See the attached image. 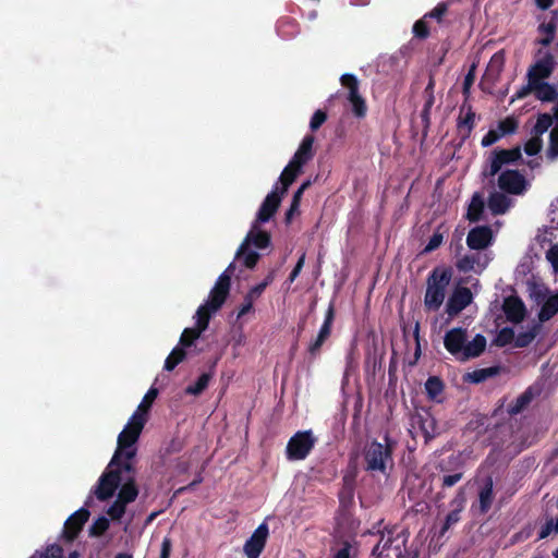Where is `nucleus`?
<instances>
[{
	"label": "nucleus",
	"mask_w": 558,
	"mask_h": 558,
	"mask_svg": "<svg viewBox=\"0 0 558 558\" xmlns=\"http://www.w3.org/2000/svg\"><path fill=\"white\" fill-rule=\"evenodd\" d=\"M136 454V447L133 446V453L128 454L120 451V442L117 450L108 464L105 473L100 476L97 486L94 489L95 496L99 500L110 498L116 489L121 485L118 499L129 504L137 497V489L134 485V475L131 460Z\"/></svg>",
	"instance_id": "obj_1"
},
{
	"label": "nucleus",
	"mask_w": 558,
	"mask_h": 558,
	"mask_svg": "<svg viewBox=\"0 0 558 558\" xmlns=\"http://www.w3.org/2000/svg\"><path fill=\"white\" fill-rule=\"evenodd\" d=\"M234 264L231 263L227 269L219 276L218 280L215 283V287L211 289L209 293V298L207 302L201 305L196 312V325L197 329H185L180 339V343L184 347H190L195 339H197L201 333L207 328L210 313L216 312L225 303L229 290H230V279L233 274Z\"/></svg>",
	"instance_id": "obj_2"
},
{
	"label": "nucleus",
	"mask_w": 558,
	"mask_h": 558,
	"mask_svg": "<svg viewBox=\"0 0 558 558\" xmlns=\"http://www.w3.org/2000/svg\"><path fill=\"white\" fill-rule=\"evenodd\" d=\"M444 345L457 361L465 362L480 356L486 349L487 340L481 333L469 339L466 329L456 327L446 332Z\"/></svg>",
	"instance_id": "obj_3"
},
{
	"label": "nucleus",
	"mask_w": 558,
	"mask_h": 558,
	"mask_svg": "<svg viewBox=\"0 0 558 558\" xmlns=\"http://www.w3.org/2000/svg\"><path fill=\"white\" fill-rule=\"evenodd\" d=\"M157 389L150 388L144 396L142 402L137 407L136 411L130 417L128 424L118 436V442H120V451H125L128 454L133 453V446H135L138 437L147 422L148 410L153 401L157 397Z\"/></svg>",
	"instance_id": "obj_4"
},
{
	"label": "nucleus",
	"mask_w": 558,
	"mask_h": 558,
	"mask_svg": "<svg viewBox=\"0 0 558 558\" xmlns=\"http://www.w3.org/2000/svg\"><path fill=\"white\" fill-rule=\"evenodd\" d=\"M280 199L279 187L276 185L271 193H269L263 202L257 213L256 220L253 222L252 228L243 243H246L247 245L253 243L257 248H265L269 244V234L259 230L258 225L262 222H267L271 218L280 204Z\"/></svg>",
	"instance_id": "obj_5"
},
{
	"label": "nucleus",
	"mask_w": 558,
	"mask_h": 558,
	"mask_svg": "<svg viewBox=\"0 0 558 558\" xmlns=\"http://www.w3.org/2000/svg\"><path fill=\"white\" fill-rule=\"evenodd\" d=\"M313 143L314 137L308 135L305 136L298 148L296 153L294 154L291 161L288 163V166L283 169L279 181L282 184L281 191L279 192V195H283L289 185L295 180L298 174L300 173L302 167L312 159L313 157Z\"/></svg>",
	"instance_id": "obj_6"
},
{
	"label": "nucleus",
	"mask_w": 558,
	"mask_h": 558,
	"mask_svg": "<svg viewBox=\"0 0 558 558\" xmlns=\"http://www.w3.org/2000/svg\"><path fill=\"white\" fill-rule=\"evenodd\" d=\"M451 274L448 270H434L427 280L424 306L427 311H437L446 298V290L450 282Z\"/></svg>",
	"instance_id": "obj_7"
},
{
	"label": "nucleus",
	"mask_w": 558,
	"mask_h": 558,
	"mask_svg": "<svg viewBox=\"0 0 558 558\" xmlns=\"http://www.w3.org/2000/svg\"><path fill=\"white\" fill-rule=\"evenodd\" d=\"M391 452L392 444L389 441L385 445L377 441L371 442L365 449L366 469L385 473L392 461Z\"/></svg>",
	"instance_id": "obj_8"
},
{
	"label": "nucleus",
	"mask_w": 558,
	"mask_h": 558,
	"mask_svg": "<svg viewBox=\"0 0 558 558\" xmlns=\"http://www.w3.org/2000/svg\"><path fill=\"white\" fill-rule=\"evenodd\" d=\"M316 442L311 430L298 432L293 435L287 445V457L289 460L305 459Z\"/></svg>",
	"instance_id": "obj_9"
},
{
	"label": "nucleus",
	"mask_w": 558,
	"mask_h": 558,
	"mask_svg": "<svg viewBox=\"0 0 558 558\" xmlns=\"http://www.w3.org/2000/svg\"><path fill=\"white\" fill-rule=\"evenodd\" d=\"M533 94L541 101H553L557 97V90L554 85L548 84L546 81L541 82H527L514 94V99H522L527 95Z\"/></svg>",
	"instance_id": "obj_10"
},
{
	"label": "nucleus",
	"mask_w": 558,
	"mask_h": 558,
	"mask_svg": "<svg viewBox=\"0 0 558 558\" xmlns=\"http://www.w3.org/2000/svg\"><path fill=\"white\" fill-rule=\"evenodd\" d=\"M554 56L547 50H539L535 63L529 69L526 73L527 82L546 81L555 69Z\"/></svg>",
	"instance_id": "obj_11"
},
{
	"label": "nucleus",
	"mask_w": 558,
	"mask_h": 558,
	"mask_svg": "<svg viewBox=\"0 0 558 558\" xmlns=\"http://www.w3.org/2000/svg\"><path fill=\"white\" fill-rule=\"evenodd\" d=\"M527 185L525 178L517 170L502 171L498 177L500 190L510 194L520 195L526 191Z\"/></svg>",
	"instance_id": "obj_12"
},
{
	"label": "nucleus",
	"mask_w": 558,
	"mask_h": 558,
	"mask_svg": "<svg viewBox=\"0 0 558 558\" xmlns=\"http://www.w3.org/2000/svg\"><path fill=\"white\" fill-rule=\"evenodd\" d=\"M341 84L348 89V100L350 101L355 116L364 117L366 113V105L359 94V81L356 77L351 74H343L341 76Z\"/></svg>",
	"instance_id": "obj_13"
},
{
	"label": "nucleus",
	"mask_w": 558,
	"mask_h": 558,
	"mask_svg": "<svg viewBox=\"0 0 558 558\" xmlns=\"http://www.w3.org/2000/svg\"><path fill=\"white\" fill-rule=\"evenodd\" d=\"M520 157H521L520 147L494 153L488 159V165L486 166V168L484 170V175L485 177H494L501 170V168L505 165L513 162V161L518 160Z\"/></svg>",
	"instance_id": "obj_14"
},
{
	"label": "nucleus",
	"mask_w": 558,
	"mask_h": 558,
	"mask_svg": "<svg viewBox=\"0 0 558 558\" xmlns=\"http://www.w3.org/2000/svg\"><path fill=\"white\" fill-rule=\"evenodd\" d=\"M268 526L262 523L245 542L243 550L247 558H258L268 537Z\"/></svg>",
	"instance_id": "obj_15"
},
{
	"label": "nucleus",
	"mask_w": 558,
	"mask_h": 558,
	"mask_svg": "<svg viewBox=\"0 0 558 558\" xmlns=\"http://www.w3.org/2000/svg\"><path fill=\"white\" fill-rule=\"evenodd\" d=\"M471 302L472 293L470 289L464 287L457 288L447 302L446 311L449 316H456L462 310H464Z\"/></svg>",
	"instance_id": "obj_16"
},
{
	"label": "nucleus",
	"mask_w": 558,
	"mask_h": 558,
	"mask_svg": "<svg viewBox=\"0 0 558 558\" xmlns=\"http://www.w3.org/2000/svg\"><path fill=\"white\" fill-rule=\"evenodd\" d=\"M333 318L335 308L333 305L330 304L326 312L324 323L318 331L317 337L308 345V351L311 354H316L319 351L320 347L324 344V342L330 337Z\"/></svg>",
	"instance_id": "obj_17"
},
{
	"label": "nucleus",
	"mask_w": 558,
	"mask_h": 558,
	"mask_svg": "<svg viewBox=\"0 0 558 558\" xmlns=\"http://www.w3.org/2000/svg\"><path fill=\"white\" fill-rule=\"evenodd\" d=\"M493 241V233L488 227H476L472 229L466 238L468 246L471 250H483Z\"/></svg>",
	"instance_id": "obj_18"
},
{
	"label": "nucleus",
	"mask_w": 558,
	"mask_h": 558,
	"mask_svg": "<svg viewBox=\"0 0 558 558\" xmlns=\"http://www.w3.org/2000/svg\"><path fill=\"white\" fill-rule=\"evenodd\" d=\"M487 264L488 259L485 255H482L481 253H472L460 258L457 262V268L463 272H481L483 269H485Z\"/></svg>",
	"instance_id": "obj_19"
},
{
	"label": "nucleus",
	"mask_w": 558,
	"mask_h": 558,
	"mask_svg": "<svg viewBox=\"0 0 558 558\" xmlns=\"http://www.w3.org/2000/svg\"><path fill=\"white\" fill-rule=\"evenodd\" d=\"M89 512L86 509H80L73 513L64 524V534L69 539L74 538L81 531L83 524L88 520Z\"/></svg>",
	"instance_id": "obj_20"
},
{
	"label": "nucleus",
	"mask_w": 558,
	"mask_h": 558,
	"mask_svg": "<svg viewBox=\"0 0 558 558\" xmlns=\"http://www.w3.org/2000/svg\"><path fill=\"white\" fill-rule=\"evenodd\" d=\"M504 311L510 322L519 323L525 315V307L521 300L514 296L507 298L504 303Z\"/></svg>",
	"instance_id": "obj_21"
},
{
	"label": "nucleus",
	"mask_w": 558,
	"mask_h": 558,
	"mask_svg": "<svg viewBox=\"0 0 558 558\" xmlns=\"http://www.w3.org/2000/svg\"><path fill=\"white\" fill-rule=\"evenodd\" d=\"M465 497L463 493H459L458 496L452 500L451 505L454 509L446 517L444 526L441 527L440 534L444 535L452 525L460 520V512L464 508Z\"/></svg>",
	"instance_id": "obj_22"
},
{
	"label": "nucleus",
	"mask_w": 558,
	"mask_h": 558,
	"mask_svg": "<svg viewBox=\"0 0 558 558\" xmlns=\"http://www.w3.org/2000/svg\"><path fill=\"white\" fill-rule=\"evenodd\" d=\"M416 424L418 425L420 429L422 430L425 439H430V438L435 437L436 434L438 433L436 420L428 412L418 414L416 416Z\"/></svg>",
	"instance_id": "obj_23"
},
{
	"label": "nucleus",
	"mask_w": 558,
	"mask_h": 558,
	"mask_svg": "<svg viewBox=\"0 0 558 558\" xmlns=\"http://www.w3.org/2000/svg\"><path fill=\"white\" fill-rule=\"evenodd\" d=\"M488 208L495 215L505 214L511 205V201L506 195L494 192L488 199Z\"/></svg>",
	"instance_id": "obj_24"
},
{
	"label": "nucleus",
	"mask_w": 558,
	"mask_h": 558,
	"mask_svg": "<svg viewBox=\"0 0 558 558\" xmlns=\"http://www.w3.org/2000/svg\"><path fill=\"white\" fill-rule=\"evenodd\" d=\"M494 501L493 481L488 478L478 493V508L481 513H486Z\"/></svg>",
	"instance_id": "obj_25"
},
{
	"label": "nucleus",
	"mask_w": 558,
	"mask_h": 558,
	"mask_svg": "<svg viewBox=\"0 0 558 558\" xmlns=\"http://www.w3.org/2000/svg\"><path fill=\"white\" fill-rule=\"evenodd\" d=\"M235 258L242 260L247 268H253L259 255L255 251L250 250L246 243H242L236 252Z\"/></svg>",
	"instance_id": "obj_26"
},
{
	"label": "nucleus",
	"mask_w": 558,
	"mask_h": 558,
	"mask_svg": "<svg viewBox=\"0 0 558 558\" xmlns=\"http://www.w3.org/2000/svg\"><path fill=\"white\" fill-rule=\"evenodd\" d=\"M558 312V294L550 295L546 299L539 312L541 320H548Z\"/></svg>",
	"instance_id": "obj_27"
},
{
	"label": "nucleus",
	"mask_w": 558,
	"mask_h": 558,
	"mask_svg": "<svg viewBox=\"0 0 558 558\" xmlns=\"http://www.w3.org/2000/svg\"><path fill=\"white\" fill-rule=\"evenodd\" d=\"M475 113L470 107L463 106L460 111L459 128L461 131L469 133L473 128Z\"/></svg>",
	"instance_id": "obj_28"
},
{
	"label": "nucleus",
	"mask_w": 558,
	"mask_h": 558,
	"mask_svg": "<svg viewBox=\"0 0 558 558\" xmlns=\"http://www.w3.org/2000/svg\"><path fill=\"white\" fill-rule=\"evenodd\" d=\"M483 208H484L483 198L478 194H475L472 197V201L469 206L468 218L472 221L478 220L481 213L483 211Z\"/></svg>",
	"instance_id": "obj_29"
},
{
	"label": "nucleus",
	"mask_w": 558,
	"mask_h": 558,
	"mask_svg": "<svg viewBox=\"0 0 558 558\" xmlns=\"http://www.w3.org/2000/svg\"><path fill=\"white\" fill-rule=\"evenodd\" d=\"M185 357V352L183 349L177 347L172 350L169 356L166 359L165 368L167 371H172L180 362Z\"/></svg>",
	"instance_id": "obj_30"
},
{
	"label": "nucleus",
	"mask_w": 558,
	"mask_h": 558,
	"mask_svg": "<svg viewBox=\"0 0 558 558\" xmlns=\"http://www.w3.org/2000/svg\"><path fill=\"white\" fill-rule=\"evenodd\" d=\"M553 124V118L549 113L541 114L533 128L532 133L542 136Z\"/></svg>",
	"instance_id": "obj_31"
},
{
	"label": "nucleus",
	"mask_w": 558,
	"mask_h": 558,
	"mask_svg": "<svg viewBox=\"0 0 558 558\" xmlns=\"http://www.w3.org/2000/svg\"><path fill=\"white\" fill-rule=\"evenodd\" d=\"M425 390L432 399L437 398L442 391L441 380L437 377H429L425 383Z\"/></svg>",
	"instance_id": "obj_32"
},
{
	"label": "nucleus",
	"mask_w": 558,
	"mask_h": 558,
	"mask_svg": "<svg viewBox=\"0 0 558 558\" xmlns=\"http://www.w3.org/2000/svg\"><path fill=\"white\" fill-rule=\"evenodd\" d=\"M542 146V136L532 133L531 138L525 143L524 150L529 156H534L541 150Z\"/></svg>",
	"instance_id": "obj_33"
},
{
	"label": "nucleus",
	"mask_w": 558,
	"mask_h": 558,
	"mask_svg": "<svg viewBox=\"0 0 558 558\" xmlns=\"http://www.w3.org/2000/svg\"><path fill=\"white\" fill-rule=\"evenodd\" d=\"M62 548L58 545H51L44 551H36L31 558H61Z\"/></svg>",
	"instance_id": "obj_34"
},
{
	"label": "nucleus",
	"mask_w": 558,
	"mask_h": 558,
	"mask_svg": "<svg viewBox=\"0 0 558 558\" xmlns=\"http://www.w3.org/2000/svg\"><path fill=\"white\" fill-rule=\"evenodd\" d=\"M209 383V375L203 374L199 376L197 381L194 385H191L186 388V392L190 395H199L208 385Z\"/></svg>",
	"instance_id": "obj_35"
},
{
	"label": "nucleus",
	"mask_w": 558,
	"mask_h": 558,
	"mask_svg": "<svg viewBox=\"0 0 558 558\" xmlns=\"http://www.w3.org/2000/svg\"><path fill=\"white\" fill-rule=\"evenodd\" d=\"M517 121L513 118H507L498 124L497 130L502 137L507 134L513 133L517 130Z\"/></svg>",
	"instance_id": "obj_36"
},
{
	"label": "nucleus",
	"mask_w": 558,
	"mask_h": 558,
	"mask_svg": "<svg viewBox=\"0 0 558 558\" xmlns=\"http://www.w3.org/2000/svg\"><path fill=\"white\" fill-rule=\"evenodd\" d=\"M271 280L272 278L270 276L267 277L262 283L250 289L245 296L255 302L262 295V293L264 292L266 287L271 282Z\"/></svg>",
	"instance_id": "obj_37"
},
{
	"label": "nucleus",
	"mask_w": 558,
	"mask_h": 558,
	"mask_svg": "<svg viewBox=\"0 0 558 558\" xmlns=\"http://www.w3.org/2000/svg\"><path fill=\"white\" fill-rule=\"evenodd\" d=\"M546 259L550 264L553 271L558 277V244H554L546 252Z\"/></svg>",
	"instance_id": "obj_38"
},
{
	"label": "nucleus",
	"mask_w": 558,
	"mask_h": 558,
	"mask_svg": "<svg viewBox=\"0 0 558 558\" xmlns=\"http://www.w3.org/2000/svg\"><path fill=\"white\" fill-rule=\"evenodd\" d=\"M391 542L392 539L390 536L387 538L381 537L378 544L374 547L373 555L376 556V558H383L384 556L387 557L388 555H385V551L390 548Z\"/></svg>",
	"instance_id": "obj_39"
},
{
	"label": "nucleus",
	"mask_w": 558,
	"mask_h": 558,
	"mask_svg": "<svg viewBox=\"0 0 558 558\" xmlns=\"http://www.w3.org/2000/svg\"><path fill=\"white\" fill-rule=\"evenodd\" d=\"M494 374L492 368H483V369H476L472 373L468 374V379L472 383H482L487 377L492 376Z\"/></svg>",
	"instance_id": "obj_40"
},
{
	"label": "nucleus",
	"mask_w": 558,
	"mask_h": 558,
	"mask_svg": "<svg viewBox=\"0 0 558 558\" xmlns=\"http://www.w3.org/2000/svg\"><path fill=\"white\" fill-rule=\"evenodd\" d=\"M109 527V521L105 517L98 518L90 526V534L94 536L101 535Z\"/></svg>",
	"instance_id": "obj_41"
},
{
	"label": "nucleus",
	"mask_w": 558,
	"mask_h": 558,
	"mask_svg": "<svg viewBox=\"0 0 558 558\" xmlns=\"http://www.w3.org/2000/svg\"><path fill=\"white\" fill-rule=\"evenodd\" d=\"M531 401V398L527 393H524L522 396H520L515 402L510 405L509 408V413L510 414H518L520 413L527 404L529 402Z\"/></svg>",
	"instance_id": "obj_42"
},
{
	"label": "nucleus",
	"mask_w": 558,
	"mask_h": 558,
	"mask_svg": "<svg viewBox=\"0 0 558 558\" xmlns=\"http://www.w3.org/2000/svg\"><path fill=\"white\" fill-rule=\"evenodd\" d=\"M125 502H123L120 499H117L116 502L109 508L108 514L112 519H120L125 512Z\"/></svg>",
	"instance_id": "obj_43"
},
{
	"label": "nucleus",
	"mask_w": 558,
	"mask_h": 558,
	"mask_svg": "<svg viewBox=\"0 0 558 558\" xmlns=\"http://www.w3.org/2000/svg\"><path fill=\"white\" fill-rule=\"evenodd\" d=\"M504 66V57L500 53H495L488 64L487 71L488 73L493 72L498 74Z\"/></svg>",
	"instance_id": "obj_44"
},
{
	"label": "nucleus",
	"mask_w": 558,
	"mask_h": 558,
	"mask_svg": "<svg viewBox=\"0 0 558 558\" xmlns=\"http://www.w3.org/2000/svg\"><path fill=\"white\" fill-rule=\"evenodd\" d=\"M326 119H327L326 113L322 110H317L311 119V122H310L311 130L316 131L317 129H319L320 125L326 121Z\"/></svg>",
	"instance_id": "obj_45"
},
{
	"label": "nucleus",
	"mask_w": 558,
	"mask_h": 558,
	"mask_svg": "<svg viewBox=\"0 0 558 558\" xmlns=\"http://www.w3.org/2000/svg\"><path fill=\"white\" fill-rule=\"evenodd\" d=\"M550 157L558 156V125L550 133V147L548 151Z\"/></svg>",
	"instance_id": "obj_46"
},
{
	"label": "nucleus",
	"mask_w": 558,
	"mask_h": 558,
	"mask_svg": "<svg viewBox=\"0 0 558 558\" xmlns=\"http://www.w3.org/2000/svg\"><path fill=\"white\" fill-rule=\"evenodd\" d=\"M501 137L498 130H490L482 140V145L484 147L490 146L496 143Z\"/></svg>",
	"instance_id": "obj_47"
},
{
	"label": "nucleus",
	"mask_w": 558,
	"mask_h": 558,
	"mask_svg": "<svg viewBox=\"0 0 558 558\" xmlns=\"http://www.w3.org/2000/svg\"><path fill=\"white\" fill-rule=\"evenodd\" d=\"M442 235L440 233H435L426 244L424 252H432L436 250L442 243Z\"/></svg>",
	"instance_id": "obj_48"
},
{
	"label": "nucleus",
	"mask_w": 558,
	"mask_h": 558,
	"mask_svg": "<svg viewBox=\"0 0 558 558\" xmlns=\"http://www.w3.org/2000/svg\"><path fill=\"white\" fill-rule=\"evenodd\" d=\"M535 336H536L535 330H531L529 332L521 333L517 338V343L520 347H524V345L529 344L535 338Z\"/></svg>",
	"instance_id": "obj_49"
},
{
	"label": "nucleus",
	"mask_w": 558,
	"mask_h": 558,
	"mask_svg": "<svg viewBox=\"0 0 558 558\" xmlns=\"http://www.w3.org/2000/svg\"><path fill=\"white\" fill-rule=\"evenodd\" d=\"M253 304H254V301H252L248 298L244 296V301H243V303L240 306L239 312H238V318H241L245 314L251 312L253 310Z\"/></svg>",
	"instance_id": "obj_50"
},
{
	"label": "nucleus",
	"mask_w": 558,
	"mask_h": 558,
	"mask_svg": "<svg viewBox=\"0 0 558 558\" xmlns=\"http://www.w3.org/2000/svg\"><path fill=\"white\" fill-rule=\"evenodd\" d=\"M310 185V182H305L303 183L299 189L298 191L294 193V196H293V202H292V206H291V211L298 207L299 205V202H300V198L302 197L304 191Z\"/></svg>",
	"instance_id": "obj_51"
},
{
	"label": "nucleus",
	"mask_w": 558,
	"mask_h": 558,
	"mask_svg": "<svg viewBox=\"0 0 558 558\" xmlns=\"http://www.w3.org/2000/svg\"><path fill=\"white\" fill-rule=\"evenodd\" d=\"M413 32L417 37H426L428 34L426 24L424 21H417L413 26Z\"/></svg>",
	"instance_id": "obj_52"
},
{
	"label": "nucleus",
	"mask_w": 558,
	"mask_h": 558,
	"mask_svg": "<svg viewBox=\"0 0 558 558\" xmlns=\"http://www.w3.org/2000/svg\"><path fill=\"white\" fill-rule=\"evenodd\" d=\"M172 543L169 537H165L161 543L160 558H169L171 554Z\"/></svg>",
	"instance_id": "obj_53"
},
{
	"label": "nucleus",
	"mask_w": 558,
	"mask_h": 558,
	"mask_svg": "<svg viewBox=\"0 0 558 558\" xmlns=\"http://www.w3.org/2000/svg\"><path fill=\"white\" fill-rule=\"evenodd\" d=\"M446 12H447V4L439 3L434 10L430 11L428 16L435 17L439 21L445 15Z\"/></svg>",
	"instance_id": "obj_54"
},
{
	"label": "nucleus",
	"mask_w": 558,
	"mask_h": 558,
	"mask_svg": "<svg viewBox=\"0 0 558 558\" xmlns=\"http://www.w3.org/2000/svg\"><path fill=\"white\" fill-rule=\"evenodd\" d=\"M461 477H462L461 473H454V474H451V475H446L442 478V485L447 486V487H451L454 484H457L461 480Z\"/></svg>",
	"instance_id": "obj_55"
},
{
	"label": "nucleus",
	"mask_w": 558,
	"mask_h": 558,
	"mask_svg": "<svg viewBox=\"0 0 558 558\" xmlns=\"http://www.w3.org/2000/svg\"><path fill=\"white\" fill-rule=\"evenodd\" d=\"M551 532H555L553 519L547 521L546 524L541 529L538 537L541 539L546 538Z\"/></svg>",
	"instance_id": "obj_56"
},
{
	"label": "nucleus",
	"mask_w": 558,
	"mask_h": 558,
	"mask_svg": "<svg viewBox=\"0 0 558 558\" xmlns=\"http://www.w3.org/2000/svg\"><path fill=\"white\" fill-rule=\"evenodd\" d=\"M304 262H305V254H303L300 259L298 260L294 269L292 270V272L290 274V280L293 281L300 274V271L302 270L303 266H304Z\"/></svg>",
	"instance_id": "obj_57"
},
{
	"label": "nucleus",
	"mask_w": 558,
	"mask_h": 558,
	"mask_svg": "<svg viewBox=\"0 0 558 558\" xmlns=\"http://www.w3.org/2000/svg\"><path fill=\"white\" fill-rule=\"evenodd\" d=\"M331 558H350V545L344 544V546L332 555Z\"/></svg>",
	"instance_id": "obj_58"
},
{
	"label": "nucleus",
	"mask_w": 558,
	"mask_h": 558,
	"mask_svg": "<svg viewBox=\"0 0 558 558\" xmlns=\"http://www.w3.org/2000/svg\"><path fill=\"white\" fill-rule=\"evenodd\" d=\"M539 31L545 33L547 36H554L555 25L551 23L543 24V25H541Z\"/></svg>",
	"instance_id": "obj_59"
},
{
	"label": "nucleus",
	"mask_w": 558,
	"mask_h": 558,
	"mask_svg": "<svg viewBox=\"0 0 558 558\" xmlns=\"http://www.w3.org/2000/svg\"><path fill=\"white\" fill-rule=\"evenodd\" d=\"M473 81H474V74H473V71L471 70L464 78V84H463L464 93H466L469 90L470 86L473 84Z\"/></svg>",
	"instance_id": "obj_60"
},
{
	"label": "nucleus",
	"mask_w": 558,
	"mask_h": 558,
	"mask_svg": "<svg viewBox=\"0 0 558 558\" xmlns=\"http://www.w3.org/2000/svg\"><path fill=\"white\" fill-rule=\"evenodd\" d=\"M535 1H536L537 7L542 10L548 9L553 3V0H535Z\"/></svg>",
	"instance_id": "obj_61"
},
{
	"label": "nucleus",
	"mask_w": 558,
	"mask_h": 558,
	"mask_svg": "<svg viewBox=\"0 0 558 558\" xmlns=\"http://www.w3.org/2000/svg\"><path fill=\"white\" fill-rule=\"evenodd\" d=\"M554 36H545L544 38L539 39V44L543 46H548Z\"/></svg>",
	"instance_id": "obj_62"
},
{
	"label": "nucleus",
	"mask_w": 558,
	"mask_h": 558,
	"mask_svg": "<svg viewBox=\"0 0 558 558\" xmlns=\"http://www.w3.org/2000/svg\"><path fill=\"white\" fill-rule=\"evenodd\" d=\"M114 558H133V556L131 554H128V553H119L116 555Z\"/></svg>",
	"instance_id": "obj_63"
},
{
	"label": "nucleus",
	"mask_w": 558,
	"mask_h": 558,
	"mask_svg": "<svg viewBox=\"0 0 558 558\" xmlns=\"http://www.w3.org/2000/svg\"><path fill=\"white\" fill-rule=\"evenodd\" d=\"M554 530L556 533H558V518L554 520Z\"/></svg>",
	"instance_id": "obj_64"
}]
</instances>
